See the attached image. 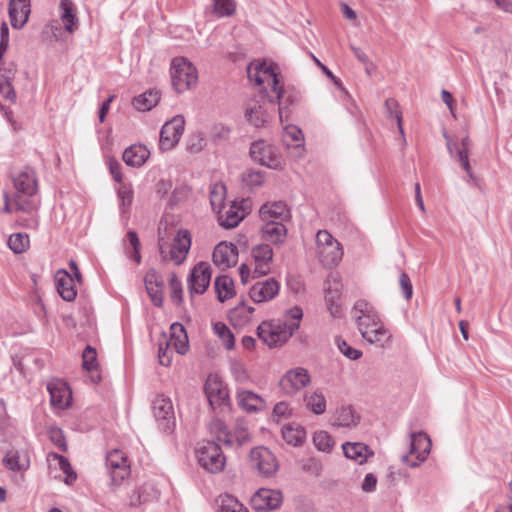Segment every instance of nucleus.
Wrapping results in <instances>:
<instances>
[{"label":"nucleus","mask_w":512,"mask_h":512,"mask_svg":"<svg viewBox=\"0 0 512 512\" xmlns=\"http://www.w3.org/2000/svg\"><path fill=\"white\" fill-rule=\"evenodd\" d=\"M310 383V375L305 368L297 367L285 373L279 382L281 390L286 395H293Z\"/></svg>","instance_id":"obj_12"},{"label":"nucleus","mask_w":512,"mask_h":512,"mask_svg":"<svg viewBox=\"0 0 512 512\" xmlns=\"http://www.w3.org/2000/svg\"><path fill=\"white\" fill-rule=\"evenodd\" d=\"M199 465L207 472L216 474L223 471L226 465V457L219 443L207 441L196 449Z\"/></svg>","instance_id":"obj_5"},{"label":"nucleus","mask_w":512,"mask_h":512,"mask_svg":"<svg viewBox=\"0 0 512 512\" xmlns=\"http://www.w3.org/2000/svg\"><path fill=\"white\" fill-rule=\"evenodd\" d=\"M153 413L159 428L164 432H170L175 426L173 405L169 398L158 396L153 401Z\"/></svg>","instance_id":"obj_13"},{"label":"nucleus","mask_w":512,"mask_h":512,"mask_svg":"<svg viewBox=\"0 0 512 512\" xmlns=\"http://www.w3.org/2000/svg\"><path fill=\"white\" fill-rule=\"evenodd\" d=\"M148 295L151 298L153 304L157 307H161L163 304V287L164 286H154V285H145Z\"/></svg>","instance_id":"obj_60"},{"label":"nucleus","mask_w":512,"mask_h":512,"mask_svg":"<svg viewBox=\"0 0 512 512\" xmlns=\"http://www.w3.org/2000/svg\"><path fill=\"white\" fill-rule=\"evenodd\" d=\"M230 133L231 129L228 126L218 123L212 127L210 138L214 143H220L227 141L230 137Z\"/></svg>","instance_id":"obj_52"},{"label":"nucleus","mask_w":512,"mask_h":512,"mask_svg":"<svg viewBox=\"0 0 512 512\" xmlns=\"http://www.w3.org/2000/svg\"><path fill=\"white\" fill-rule=\"evenodd\" d=\"M49 434L51 441L62 451H66L67 445L63 431L59 428H52Z\"/></svg>","instance_id":"obj_62"},{"label":"nucleus","mask_w":512,"mask_h":512,"mask_svg":"<svg viewBox=\"0 0 512 512\" xmlns=\"http://www.w3.org/2000/svg\"><path fill=\"white\" fill-rule=\"evenodd\" d=\"M59 8L61 10V20L67 32L73 33L78 29V18L76 17L75 7L70 0H61Z\"/></svg>","instance_id":"obj_33"},{"label":"nucleus","mask_w":512,"mask_h":512,"mask_svg":"<svg viewBox=\"0 0 512 512\" xmlns=\"http://www.w3.org/2000/svg\"><path fill=\"white\" fill-rule=\"evenodd\" d=\"M3 464L11 471H25L29 467V461L21 462L18 451L10 450L3 458Z\"/></svg>","instance_id":"obj_42"},{"label":"nucleus","mask_w":512,"mask_h":512,"mask_svg":"<svg viewBox=\"0 0 512 512\" xmlns=\"http://www.w3.org/2000/svg\"><path fill=\"white\" fill-rule=\"evenodd\" d=\"M106 467L110 473L111 485L115 487L122 485L131 473L127 457L118 449L107 453Z\"/></svg>","instance_id":"obj_7"},{"label":"nucleus","mask_w":512,"mask_h":512,"mask_svg":"<svg viewBox=\"0 0 512 512\" xmlns=\"http://www.w3.org/2000/svg\"><path fill=\"white\" fill-rule=\"evenodd\" d=\"M271 90L275 95H268V102L272 105L278 104L279 117L282 120L283 113L299 101V94L293 89H285L280 81Z\"/></svg>","instance_id":"obj_16"},{"label":"nucleus","mask_w":512,"mask_h":512,"mask_svg":"<svg viewBox=\"0 0 512 512\" xmlns=\"http://www.w3.org/2000/svg\"><path fill=\"white\" fill-rule=\"evenodd\" d=\"M259 216L262 221H280L290 218V211L285 202L277 201L265 203L259 210Z\"/></svg>","instance_id":"obj_26"},{"label":"nucleus","mask_w":512,"mask_h":512,"mask_svg":"<svg viewBox=\"0 0 512 512\" xmlns=\"http://www.w3.org/2000/svg\"><path fill=\"white\" fill-rule=\"evenodd\" d=\"M231 373L234 379L239 383H245L249 379V375L244 365L240 362L234 361L231 363Z\"/></svg>","instance_id":"obj_59"},{"label":"nucleus","mask_w":512,"mask_h":512,"mask_svg":"<svg viewBox=\"0 0 512 512\" xmlns=\"http://www.w3.org/2000/svg\"><path fill=\"white\" fill-rule=\"evenodd\" d=\"M8 246L14 253H23L29 247V237L24 233L12 234L8 239Z\"/></svg>","instance_id":"obj_46"},{"label":"nucleus","mask_w":512,"mask_h":512,"mask_svg":"<svg viewBox=\"0 0 512 512\" xmlns=\"http://www.w3.org/2000/svg\"><path fill=\"white\" fill-rule=\"evenodd\" d=\"M307 408L314 414H323L326 410V400L322 393L314 392L305 397Z\"/></svg>","instance_id":"obj_45"},{"label":"nucleus","mask_w":512,"mask_h":512,"mask_svg":"<svg viewBox=\"0 0 512 512\" xmlns=\"http://www.w3.org/2000/svg\"><path fill=\"white\" fill-rule=\"evenodd\" d=\"M212 275L211 266L207 262H199L191 271L188 281L190 294H203L209 287Z\"/></svg>","instance_id":"obj_15"},{"label":"nucleus","mask_w":512,"mask_h":512,"mask_svg":"<svg viewBox=\"0 0 512 512\" xmlns=\"http://www.w3.org/2000/svg\"><path fill=\"white\" fill-rule=\"evenodd\" d=\"M158 492L151 483H144L136 487L129 495V506L138 507L141 504L152 501L157 498Z\"/></svg>","instance_id":"obj_30"},{"label":"nucleus","mask_w":512,"mask_h":512,"mask_svg":"<svg viewBox=\"0 0 512 512\" xmlns=\"http://www.w3.org/2000/svg\"><path fill=\"white\" fill-rule=\"evenodd\" d=\"M185 119L182 115H176L167 121L161 128L159 147L162 151L174 148L184 132Z\"/></svg>","instance_id":"obj_10"},{"label":"nucleus","mask_w":512,"mask_h":512,"mask_svg":"<svg viewBox=\"0 0 512 512\" xmlns=\"http://www.w3.org/2000/svg\"><path fill=\"white\" fill-rule=\"evenodd\" d=\"M169 285L171 287V301L176 305H180L183 300V289L182 284L175 273L170 275Z\"/></svg>","instance_id":"obj_50"},{"label":"nucleus","mask_w":512,"mask_h":512,"mask_svg":"<svg viewBox=\"0 0 512 512\" xmlns=\"http://www.w3.org/2000/svg\"><path fill=\"white\" fill-rule=\"evenodd\" d=\"M214 288L217 293V299L224 302L234 296V282L232 278L226 275L218 276L215 279Z\"/></svg>","instance_id":"obj_37"},{"label":"nucleus","mask_w":512,"mask_h":512,"mask_svg":"<svg viewBox=\"0 0 512 512\" xmlns=\"http://www.w3.org/2000/svg\"><path fill=\"white\" fill-rule=\"evenodd\" d=\"M242 181L250 188L261 186L264 181V173L260 170H249L243 174Z\"/></svg>","instance_id":"obj_54"},{"label":"nucleus","mask_w":512,"mask_h":512,"mask_svg":"<svg viewBox=\"0 0 512 512\" xmlns=\"http://www.w3.org/2000/svg\"><path fill=\"white\" fill-rule=\"evenodd\" d=\"M127 240L129 241L133 251L128 256L133 259L136 263L141 262V254H140V240L138 234L135 231H129L127 233Z\"/></svg>","instance_id":"obj_56"},{"label":"nucleus","mask_w":512,"mask_h":512,"mask_svg":"<svg viewBox=\"0 0 512 512\" xmlns=\"http://www.w3.org/2000/svg\"><path fill=\"white\" fill-rule=\"evenodd\" d=\"M282 503V493L278 490L261 488L251 497L250 504L255 511L264 512L277 509Z\"/></svg>","instance_id":"obj_14"},{"label":"nucleus","mask_w":512,"mask_h":512,"mask_svg":"<svg viewBox=\"0 0 512 512\" xmlns=\"http://www.w3.org/2000/svg\"><path fill=\"white\" fill-rule=\"evenodd\" d=\"M191 247V234L187 229H181L174 237L170 250V258L176 264H182Z\"/></svg>","instance_id":"obj_22"},{"label":"nucleus","mask_w":512,"mask_h":512,"mask_svg":"<svg viewBox=\"0 0 512 512\" xmlns=\"http://www.w3.org/2000/svg\"><path fill=\"white\" fill-rule=\"evenodd\" d=\"M316 253L320 262L328 268L338 265L343 257L341 244L326 230L316 234Z\"/></svg>","instance_id":"obj_4"},{"label":"nucleus","mask_w":512,"mask_h":512,"mask_svg":"<svg viewBox=\"0 0 512 512\" xmlns=\"http://www.w3.org/2000/svg\"><path fill=\"white\" fill-rule=\"evenodd\" d=\"M16 190L13 201L16 209L22 212H32L37 209V203L31 199L38 191L34 170L26 168L13 178Z\"/></svg>","instance_id":"obj_1"},{"label":"nucleus","mask_w":512,"mask_h":512,"mask_svg":"<svg viewBox=\"0 0 512 512\" xmlns=\"http://www.w3.org/2000/svg\"><path fill=\"white\" fill-rule=\"evenodd\" d=\"M410 451L401 458L402 462L415 468L424 462L431 450V440L426 433L412 432L410 434Z\"/></svg>","instance_id":"obj_6"},{"label":"nucleus","mask_w":512,"mask_h":512,"mask_svg":"<svg viewBox=\"0 0 512 512\" xmlns=\"http://www.w3.org/2000/svg\"><path fill=\"white\" fill-rule=\"evenodd\" d=\"M254 311V307L246 306L244 302H241L230 311V322L235 327H242L252 320Z\"/></svg>","instance_id":"obj_34"},{"label":"nucleus","mask_w":512,"mask_h":512,"mask_svg":"<svg viewBox=\"0 0 512 512\" xmlns=\"http://www.w3.org/2000/svg\"><path fill=\"white\" fill-rule=\"evenodd\" d=\"M456 156L462 168L465 170L469 178H473L472 168L469 162V151L456 149Z\"/></svg>","instance_id":"obj_63"},{"label":"nucleus","mask_w":512,"mask_h":512,"mask_svg":"<svg viewBox=\"0 0 512 512\" xmlns=\"http://www.w3.org/2000/svg\"><path fill=\"white\" fill-rule=\"evenodd\" d=\"M398 108H399V104L395 99L389 98L385 101L386 112L389 117H394L396 119L398 130L403 138L404 144H406L404 128H403L402 113Z\"/></svg>","instance_id":"obj_43"},{"label":"nucleus","mask_w":512,"mask_h":512,"mask_svg":"<svg viewBox=\"0 0 512 512\" xmlns=\"http://www.w3.org/2000/svg\"><path fill=\"white\" fill-rule=\"evenodd\" d=\"M213 10L219 16H230L235 12L232 0H213Z\"/></svg>","instance_id":"obj_53"},{"label":"nucleus","mask_w":512,"mask_h":512,"mask_svg":"<svg viewBox=\"0 0 512 512\" xmlns=\"http://www.w3.org/2000/svg\"><path fill=\"white\" fill-rule=\"evenodd\" d=\"M170 348L171 347H167V344H165L164 338L162 337V340L159 341L158 359L159 363L166 367H168L172 361Z\"/></svg>","instance_id":"obj_58"},{"label":"nucleus","mask_w":512,"mask_h":512,"mask_svg":"<svg viewBox=\"0 0 512 512\" xmlns=\"http://www.w3.org/2000/svg\"><path fill=\"white\" fill-rule=\"evenodd\" d=\"M345 457L356 461L358 464L367 462L374 456V451L362 442H346L342 445Z\"/></svg>","instance_id":"obj_28"},{"label":"nucleus","mask_w":512,"mask_h":512,"mask_svg":"<svg viewBox=\"0 0 512 512\" xmlns=\"http://www.w3.org/2000/svg\"><path fill=\"white\" fill-rule=\"evenodd\" d=\"M313 443L319 451L323 452H329L334 445L332 437L325 431L315 432Z\"/></svg>","instance_id":"obj_49"},{"label":"nucleus","mask_w":512,"mask_h":512,"mask_svg":"<svg viewBox=\"0 0 512 512\" xmlns=\"http://www.w3.org/2000/svg\"><path fill=\"white\" fill-rule=\"evenodd\" d=\"M261 239L275 245H282L286 241L287 228L280 221H263Z\"/></svg>","instance_id":"obj_25"},{"label":"nucleus","mask_w":512,"mask_h":512,"mask_svg":"<svg viewBox=\"0 0 512 512\" xmlns=\"http://www.w3.org/2000/svg\"><path fill=\"white\" fill-rule=\"evenodd\" d=\"M279 289V282L274 278H269L255 283L250 288L249 296L255 303H263L275 298Z\"/></svg>","instance_id":"obj_19"},{"label":"nucleus","mask_w":512,"mask_h":512,"mask_svg":"<svg viewBox=\"0 0 512 512\" xmlns=\"http://www.w3.org/2000/svg\"><path fill=\"white\" fill-rule=\"evenodd\" d=\"M170 75L172 87L177 93L191 89L198 81L196 68L183 57H176L172 60Z\"/></svg>","instance_id":"obj_3"},{"label":"nucleus","mask_w":512,"mask_h":512,"mask_svg":"<svg viewBox=\"0 0 512 512\" xmlns=\"http://www.w3.org/2000/svg\"><path fill=\"white\" fill-rule=\"evenodd\" d=\"M268 100H265L264 96L259 98H250L244 104V117L246 121L256 127H264L271 119V115L267 109Z\"/></svg>","instance_id":"obj_9"},{"label":"nucleus","mask_w":512,"mask_h":512,"mask_svg":"<svg viewBox=\"0 0 512 512\" xmlns=\"http://www.w3.org/2000/svg\"><path fill=\"white\" fill-rule=\"evenodd\" d=\"M160 99V92L150 89L133 99V106L139 111H149L155 107Z\"/></svg>","instance_id":"obj_36"},{"label":"nucleus","mask_w":512,"mask_h":512,"mask_svg":"<svg viewBox=\"0 0 512 512\" xmlns=\"http://www.w3.org/2000/svg\"><path fill=\"white\" fill-rule=\"evenodd\" d=\"M213 328L214 332L222 340L225 348L228 350L233 349L235 346V339L231 330L224 323L221 322L215 323Z\"/></svg>","instance_id":"obj_47"},{"label":"nucleus","mask_w":512,"mask_h":512,"mask_svg":"<svg viewBox=\"0 0 512 512\" xmlns=\"http://www.w3.org/2000/svg\"><path fill=\"white\" fill-rule=\"evenodd\" d=\"M8 10L11 26L21 29L27 23L31 13L30 0H10Z\"/></svg>","instance_id":"obj_23"},{"label":"nucleus","mask_w":512,"mask_h":512,"mask_svg":"<svg viewBox=\"0 0 512 512\" xmlns=\"http://www.w3.org/2000/svg\"><path fill=\"white\" fill-rule=\"evenodd\" d=\"M399 284L402 289V294L406 300L411 299L413 295V287L410 280V277L407 273L403 272L399 277Z\"/></svg>","instance_id":"obj_61"},{"label":"nucleus","mask_w":512,"mask_h":512,"mask_svg":"<svg viewBox=\"0 0 512 512\" xmlns=\"http://www.w3.org/2000/svg\"><path fill=\"white\" fill-rule=\"evenodd\" d=\"M284 441L293 446H301L306 439V431L299 424L290 423L284 425L281 430Z\"/></svg>","instance_id":"obj_32"},{"label":"nucleus","mask_w":512,"mask_h":512,"mask_svg":"<svg viewBox=\"0 0 512 512\" xmlns=\"http://www.w3.org/2000/svg\"><path fill=\"white\" fill-rule=\"evenodd\" d=\"M360 417L350 407H341L336 410L334 424L340 427H353L358 424Z\"/></svg>","instance_id":"obj_38"},{"label":"nucleus","mask_w":512,"mask_h":512,"mask_svg":"<svg viewBox=\"0 0 512 512\" xmlns=\"http://www.w3.org/2000/svg\"><path fill=\"white\" fill-rule=\"evenodd\" d=\"M82 359H83L82 366L85 370L91 371V370L97 369V367H98L97 353H96V350L92 346H90V345L86 346V348L84 349V351L82 353Z\"/></svg>","instance_id":"obj_51"},{"label":"nucleus","mask_w":512,"mask_h":512,"mask_svg":"<svg viewBox=\"0 0 512 512\" xmlns=\"http://www.w3.org/2000/svg\"><path fill=\"white\" fill-rule=\"evenodd\" d=\"M362 337L368 341L369 343H376L384 346L386 342H388L391 338L389 332L385 329L382 322L379 321L377 323H371L370 326H365V324H361Z\"/></svg>","instance_id":"obj_29"},{"label":"nucleus","mask_w":512,"mask_h":512,"mask_svg":"<svg viewBox=\"0 0 512 512\" xmlns=\"http://www.w3.org/2000/svg\"><path fill=\"white\" fill-rule=\"evenodd\" d=\"M204 390L212 407L228 404V390L218 376L209 375L205 382Z\"/></svg>","instance_id":"obj_17"},{"label":"nucleus","mask_w":512,"mask_h":512,"mask_svg":"<svg viewBox=\"0 0 512 512\" xmlns=\"http://www.w3.org/2000/svg\"><path fill=\"white\" fill-rule=\"evenodd\" d=\"M205 145L204 135L202 133H195L189 137L187 148L191 153H199Z\"/></svg>","instance_id":"obj_57"},{"label":"nucleus","mask_w":512,"mask_h":512,"mask_svg":"<svg viewBox=\"0 0 512 512\" xmlns=\"http://www.w3.org/2000/svg\"><path fill=\"white\" fill-rule=\"evenodd\" d=\"M0 94L12 103L16 102V92L11 82H0Z\"/></svg>","instance_id":"obj_64"},{"label":"nucleus","mask_w":512,"mask_h":512,"mask_svg":"<svg viewBox=\"0 0 512 512\" xmlns=\"http://www.w3.org/2000/svg\"><path fill=\"white\" fill-rule=\"evenodd\" d=\"M249 154L251 159L265 167L277 170L281 167V161L274 148L265 141L259 140L251 144Z\"/></svg>","instance_id":"obj_11"},{"label":"nucleus","mask_w":512,"mask_h":512,"mask_svg":"<svg viewBox=\"0 0 512 512\" xmlns=\"http://www.w3.org/2000/svg\"><path fill=\"white\" fill-rule=\"evenodd\" d=\"M251 256L255 262L253 277L267 275L270 272V264L273 260V249L269 244H258L251 250Z\"/></svg>","instance_id":"obj_18"},{"label":"nucleus","mask_w":512,"mask_h":512,"mask_svg":"<svg viewBox=\"0 0 512 512\" xmlns=\"http://www.w3.org/2000/svg\"><path fill=\"white\" fill-rule=\"evenodd\" d=\"M226 195V187L221 183H216L213 185L210 191V204L212 209L218 213L221 212Z\"/></svg>","instance_id":"obj_41"},{"label":"nucleus","mask_w":512,"mask_h":512,"mask_svg":"<svg viewBox=\"0 0 512 512\" xmlns=\"http://www.w3.org/2000/svg\"><path fill=\"white\" fill-rule=\"evenodd\" d=\"M248 78L251 82H254L256 85H262L264 83H268L271 86V89L279 84V74L275 72V69L272 65L257 64L255 67L249 66L247 69Z\"/></svg>","instance_id":"obj_20"},{"label":"nucleus","mask_w":512,"mask_h":512,"mask_svg":"<svg viewBox=\"0 0 512 512\" xmlns=\"http://www.w3.org/2000/svg\"><path fill=\"white\" fill-rule=\"evenodd\" d=\"M244 214H240L235 205H231L230 208L225 212V215H221L220 225L226 229L235 228L240 221L243 219Z\"/></svg>","instance_id":"obj_44"},{"label":"nucleus","mask_w":512,"mask_h":512,"mask_svg":"<svg viewBox=\"0 0 512 512\" xmlns=\"http://www.w3.org/2000/svg\"><path fill=\"white\" fill-rule=\"evenodd\" d=\"M162 337L164 338L165 344L167 347H172L176 350L178 354H185L188 350V336L187 334L180 333V337H169L163 333Z\"/></svg>","instance_id":"obj_48"},{"label":"nucleus","mask_w":512,"mask_h":512,"mask_svg":"<svg viewBox=\"0 0 512 512\" xmlns=\"http://www.w3.org/2000/svg\"><path fill=\"white\" fill-rule=\"evenodd\" d=\"M51 405L57 408H66L71 400V391L67 384L60 380H53L47 384Z\"/></svg>","instance_id":"obj_24"},{"label":"nucleus","mask_w":512,"mask_h":512,"mask_svg":"<svg viewBox=\"0 0 512 512\" xmlns=\"http://www.w3.org/2000/svg\"><path fill=\"white\" fill-rule=\"evenodd\" d=\"M336 343L340 352L350 360H357L362 356V352L351 347L345 340L340 337L336 338Z\"/></svg>","instance_id":"obj_55"},{"label":"nucleus","mask_w":512,"mask_h":512,"mask_svg":"<svg viewBox=\"0 0 512 512\" xmlns=\"http://www.w3.org/2000/svg\"><path fill=\"white\" fill-rule=\"evenodd\" d=\"M150 152L144 145H131L123 152V161L131 167H140L148 159Z\"/></svg>","instance_id":"obj_31"},{"label":"nucleus","mask_w":512,"mask_h":512,"mask_svg":"<svg viewBox=\"0 0 512 512\" xmlns=\"http://www.w3.org/2000/svg\"><path fill=\"white\" fill-rule=\"evenodd\" d=\"M299 329L297 322L274 319L257 327V336L270 348L281 346Z\"/></svg>","instance_id":"obj_2"},{"label":"nucleus","mask_w":512,"mask_h":512,"mask_svg":"<svg viewBox=\"0 0 512 512\" xmlns=\"http://www.w3.org/2000/svg\"><path fill=\"white\" fill-rule=\"evenodd\" d=\"M237 399L240 407L247 412L260 410L263 405V399L258 394L249 390L238 391Z\"/></svg>","instance_id":"obj_35"},{"label":"nucleus","mask_w":512,"mask_h":512,"mask_svg":"<svg viewBox=\"0 0 512 512\" xmlns=\"http://www.w3.org/2000/svg\"><path fill=\"white\" fill-rule=\"evenodd\" d=\"M220 512H248V510L233 496L224 494L219 496Z\"/></svg>","instance_id":"obj_40"},{"label":"nucleus","mask_w":512,"mask_h":512,"mask_svg":"<svg viewBox=\"0 0 512 512\" xmlns=\"http://www.w3.org/2000/svg\"><path fill=\"white\" fill-rule=\"evenodd\" d=\"M55 284L57 292L65 301L71 302L77 296V290L74 285V278L66 270H58L55 275Z\"/></svg>","instance_id":"obj_27"},{"label":"nucleus","mask_w":512,"mask_h":512,"mask_svg":"<svg viewBox=\"0 0 512 512\" xmlns=\"http://www.w3.org/2000/svg\"><path fill=\"white\" fill-rule=\"evenodd\" d=\"M213 262L221 269L229 268L237 263L238 250L232 243L220 242L214 248L212 254Z\"/></svg>","instance_id":"obj_21"},{"label":"nucleus","mask_w":512,"mask_h":512,"mask_svg":"<svg viewBox=\"0 0 512 512\" xmlns=\"http://www.w3.org/2000/svg\"><path fill=\"white\" fill-rule=\"evenodd\" d=\"M209 429L211 434L215 436L217 443L222 442L229 446L232 445V439L224 421L221 419H214L209 424Z\"/></svg>","instance_id":"obj_39"},{"label":"nucleus","mask_w":512,"mask_h":512,"mask_svg":"<svg viewBox=\"0 0 512 512\" xmlns=\"http://www.w3.org/2000/svg\"><path fill=\"white\" fill-rule=\"evenodd\" d=\"M249 459L251 467L265 477L273 476L279 468L275 455L263 446L253 448L250 451Z\"/></svg>","instance_id":"obj_8"}]
</instances>
